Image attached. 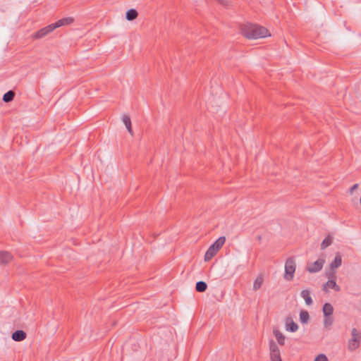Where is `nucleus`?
Listing matches in <instances>:
<instances>
[{"label":"nucleus","instance_id":"obj_1","mask_svg":"<svg viewBox=\"0 0 361 361\" xmlns=\"http://www.w3.org/2000/svg\"><path fill=\"white\" fill-rule=\"evenodd\" d=\"M243 35L248 39H258L270 35L268 30L257 24H247L243 29Z\"/></svg>","mask_w":361,"mask_h":361},{"label":"nucleus","instance_id":"obj_2","mask_svg":"<svg viewBox=\"0 0 361 361\" xmlns=\"http://www.w3.org/2000/svg\"><path fill=\"white\" fill-rule=\"evenodd\" d=\"M225 242L226 238L224 236H221L212 245H211L204 255V261L208 262L211 260L222 247Z\"/></svg>","mask_w":361,"mask_h":361},{"label":"nucleus","instance_id":"obj_3","mask_svg":"<svg viewBox=\"0 0 361 361\" xmlns=\"http://www.w3.org/2000/svg\"><path fill=\"white\" fill-rule=\"evenodd\" d=\"M295 262L292 257L288 258L285 264L284 279L287 281H291L293 279L295 271Z\"/></svg>","mask_w":361,"mask_h":361},{"label":"nucleus","instance_id":"obj_4","mask_svg":"<svg viewBox=\"0 0 361 361\" xmlns=\"http://www.w3.org/2000/svg\"><path fill=\"white\" fill-rule=\"evenodd\" d=\"M352 338L348 341V349L355 350L360 346L361 341V333L356 329L353 328L351 331Z\"/></svg>","mask_w":361,"mask_h":361},{"label":"nucleus","instance_id":"obj_5","mask_svg":"<svg viewBox=\"0 0 361 361\" xmlns=\"http://www.w3.org/2000/svg\"><path fill=\"white\" fill-rule=\"evenodd\" d=\"M269 350L271 361H282L280 350L273 340L269 341Z\"/></svg>","mask_w":361,"mask_h":361},{"label":"nucleus","instance_id":"obj_6","mask_svg":"<svg viewBox=\"0 0 361 361\" xmlns=\"http://www.w3.org/2000/svg\"><path fill=\"white\" fill-rule=\"evenodd\" d=\"M55 27L53 23L39 30L32 35L33 39H41L51 33L55 30Z\"/></svg>","mask_w":361,"mask_h":361},{"label":"nucleus","instance_id":"obj_7","mask_svg":"<svg viewBox=\"0 0 361 361\" xmlns=\"http://www.w3.org/2000/svg\"><path fill=\"white\" fill-rule=\"evenodd\" d=\"M324 259H318L317 261H315L314 263H311L308 264L306 269L310 273H317L322 270L324 264Z\"/></svg>","mask_w":361,"mask_h":361},{"label":"nucleus","instance_id":"obj_8","mask_svg":"<svg viewBox=\"0 0 361 361\" xmlns=\"http://www.w3.org/2000/svg\"><path fill=\"white\" fill-rule=\"evenodd\" d=\"M328 288H332L337 292L341 290L340 286L336 284V280L334 279L329 280L326 283L323 285L322 290L324 291L328 292Z\"/></svg>","mask_w":361,"mask_h":361},{"label":"nucleus","instance_id":"obj_9","mask_svg":"<svg viewBox=\"0 0 361 361\" xmlns=\"http://www.w3.org/2000/svg\"><path fill=\"white\" fill-rule=\"evenodd\" d=\"M12 259L13 257L10 252L7 251H0V264H7Z\"/></svg>","mask_w":361,"mask_h":361},{"label":"nucleus","instance_id":"obj_10","mask_svg":"<svg viewBox=\"0 0 361 361\" xmlns=\"http://www.w3.org/2000/svg\"><path fill=\"white\" fill-rule=\"evenodd\" d=\"M74 19L71 17H67L63 18L62 19H60L57 20L56 23H53L55 28H58L59 27L63 26V25H68L71 24L73 22Z\"/></svg>","mask_w":361,"mask_h":361},{"label":"nucleus","instance_id":"obj_11","mask_svg":"<svg viewBox=\"0 0 361 361\" xmlns=\"http://www.w3.org/2000/svg\"><path fill=\"white\" fill-rule=\"evenodd\" d=\"M26 333L23 330H16L12 334L11 338L15 341H22L26 338Z\"/></svg>","mask_w":361,"mask_h":361},{"label":"nucleus","instance_id":"obj_12","mask_svg":"<svg viewBox=\"0 0 361 361\" xmlns=\"http://www.w3.org/2000/svg\"><path fill=\"white\" fill-rule=\"evenodd\" d=\"M286 329L290 332H295L298 329V326L291 318L288 317L286 321Z\"/></svg>","mask_w":361,"mask_h":361},{"label":"nucleus","instance_id":"obj_13","mask_svg":"<svg viewBox=\"0 0 361 361\" xmlns=\"http://www.w3.org/2000/svg\"><path fill=\"white\" fill-rule=\"evenodd\" d=\"M342 264V257L339 253H337L335 256L334 261L330 264V269H335L338 268Z\"/></svg>","mask_w":361,"mask_h":361},{"label":"nucleus","instance_id":"obj_14","mask_svg":"<svg viewBox=\"0 0 361 361\" xmlns=\"http://www.w3.org/2000/svg\"><path fill=\"white\" fill-rule=\"evenodd\" d=\"M322 312L324 317L332 316L334 312V307L331 304L326 302L322 307Z\"/></svg>","mask_w":361,"mask_h":361},{"label":"nucleus","instance_id":"obj_15","mask_svg":"<svg viewBox=\"0 0 361 361\" xmlns=\"http://www.w3.org/2000/svg\"><path fill=\"white\" fill-rule=\"evenodd\" d=\"M300 295L305 300L307 305H311L313 303V300L310 295V291L308 290H302Z\"/></svg>","mask_w":361,"mask_h":361},{"label":"nucleus","instance_id":"obj_16","mask_svg":"<svg viewBox=\"0 0 361 361\" xmlns=\"http://www.w3.org/2000/svg\"><path fill=\"white\" fill-rule=\"evenodd\" d=\"M15 96V92L13 90H9L4 94L2 99L5 103H8L14 99Z\"/></svg>","mask_w":361,"mask_h":361},{"label":"nucleus","instance_id":"obj_17","mask_svg":"<svg viewBox=\"0 0 361 361\" xmlns=\"http://www.w3.org/2000/svg\"><path fill=\"white\" fill-rule=\"evenodd\" d=\"M274 334L279 344L281 345H283L285 344L286 340V337L283 336V334L277 329L274 330Z\"/></svg>","mask_w":361,"mask_h":361},{"label":"nucleus","instance_id":"obj_18","mask_svg":"<svg viewBox=\"0 0 361 361\" xmlns=\"http://www.w3.org/2000/svg\"><path fill=\"white\" fill-rule=\"evenodd\" d=\"M137 16H138L137 11L134 8H130L127 11V12L126 13V18L128 20L131 21V20H133L135 18H137Z\"/></svg>","mask_w":361,"mask_h":361},{"label":"nucleus","instance_id":"obj_19","mask_svg":"<svg viewBox=\"0 0 361 361\" xmlns=\"http://www.w3.org/2000/svg\"><path fill=\"white\" fill-rule=\"evenodd\" d=\"M123 121L128 131L132 135L133 130H132L131 121H130V116H127V115H123Z\"/></svg>","mask_w":361,"mask_h":361},{"label":"nucleus","instance_id":"obj_20","mask_svg":"<svg viewBox=\"0 0 361 361\" xmlns=\"http://www.w3.org/2000/svg\"><path fill=\"white\" fill-rule=\"evenodd\" d=\"M207 284L204 281H200L196 283L195 290L197 292L203 293L207 290Z\"/></svg>","mask_w":361,"mask_h":361},{"label":"nucleus","instance_id":"obj_21","mask_svg":"<svg viewBox=\"0 0 361 361\" xmlns=\"http://www.w3.org/2000/svg\"><path fill=\"white\" fill-rule=\"evenodd\" d=\"M300 320L303 324H307L310 320V315L307 311L301 310L300 312Z\"/></svg>","mask_w":361,"mask_h":361},{"label":"nucleus","instance_id":"obj_22","mask_svg":"<svg viewBox=\"0 0 361 361\" xmlns=\"http://www.w3.org/2000/svg\"><path fill=\"white\" fill-rule=\"evenodd\" d=\"M334 322V317L333 316H329V317H324V326L326 329H330L332 326Z\"/></svg>","mask_w":361,"mask_h":361},{"label":"nucleus","instance_id":"obj_23","mask_svg":"<svg viewBox=\"0 0 361 361\" xmlns=\"http://www.w3.org/2000/svg\"><path fill=\"white\" fill-rule=\"evenodd\" d=\"M263 278L262 276H258L254 281L253 284V290H257L259 289L263 283Z\"/></svg>","mask_w":361,"mask_h":361},{"label":"nucleus","instance_id":"obj_24","mask_svg":"<svg viewBox=\"0 0 361 361\" xmlns=\"http://www.w3.org/2000/svg\"><path fill=\"white\" fill-rule=\"evenodd\" d=\"M332 243V238L329 235L321 243V249L324 250Z\"/></svg>","mask_w":361,"mask_h":361},{"label":"nucleus","instance_id":"obj_25","mask_svg":"<svg viewBox=\"0 0 361 361\" xmlns=\"http://www.w3.org/2000/svg\"><path fill=\"white\" fill-rule=\"evenodd\" d=\"M326 276L328 277L329 280L334 279L336 280V271L335 269H331L329 272L326 273Z\"/></svg>","mask_w":361,"mask_h":361},{"label":"nucleus","instance_id":"obj_26","mask_svg":"<svg viewBox=\"0 0 361 361\" xmlns=\"http://www.w3.org/2000/svg\"><path fill=\"white\" fill-rule=\"evenodd\" d=\"M314 361H328V358L324 354H320L315 357Z\"/></svg>","mask_w":361,"mask_h":361},{"label":"nucleus","instance_id":"obj_27","mask_svg":"<svg viewBox=\"0 0 361 361\" xmlns=\"http://www.w3.org/2000/svg\"><path fill=\"white\" fill-rule=\"evenodd\" d=\"M218 1L224 5V6H228V0H218Z\"/></svg>","mask_w":361,"mask_h":361},{"label":"nucleus","instance_id":"obj_28","mask_svg":"<svg viewBox=\"0 0 361 361\" xmlns=\"http://www.w3.org/2000/svg\"><path fill=\"white\" fill-rule=\"evenodd\" d=\"M358 188V184H354L351 188H350V192L352 193L353 192V190H356L357 188Z\"/></svg>","mask_w":361,"mask_h":361}]
</instances>
